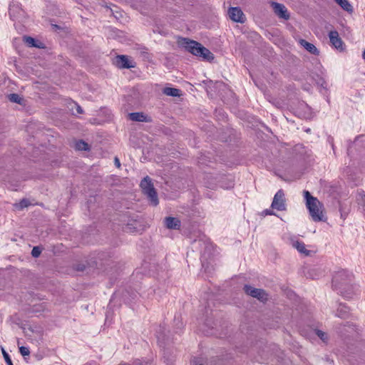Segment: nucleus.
Wrapping results in <instances>:
<instances>
[{
  "instance_id": "nucleus-4",
  "label": "nucleus",
  "mask_w": 365,
  "mask_h": 365,
  "mask_svg": "<svg viewBox=\"0 0 365 365\" xmlns=\"http://www.w3.org/2000/svg\"><path fill=\"white\" fill-rule=\"evenodd\" d=\"M142 191L147 196L153 205L156 206L159 203L157 192L152 183L151 179L146 176L140 184Z\"/></svg>"
},
{
  "instance_id": "nucleus-11",
  "label": "nucleus",
  "mask_w": 365,
  "mask_h": 365,
  "mask_svg": "<svg viewBox=\"0 0 365 365\" xmlns=\"http://www.w3.org/2000/svg\"><path fill=\"white\" fill-rule=\"evenodd\" d=\"M339 293L345 299H351L356 292V286L353 283L343 287L341 289L337 290Z\"/></svg>"
},
{
  "instance_id": "nucleus-32",
  "label": "nucleus",
  "mask_w": 365,
  "mask_h": 365,
  "mask_svg": "<svg viewBox=\"0 0 365 365\" xmlns=\"http://www.w3.org/2000/svg\"><path fill=\"white\" fill-rule=\"evenodd\" d=\"M193 363L195 364V365H203L202 364H197V363L195 361H193Z\"/></svg>"
},
{
  "instance_id": "nucleus-26",
  "label": "nucleus",
  "mask_w": 365,
  "mask_h": 365,
  "mask_svg": "<svg viewBox=\"0 0 365 365\" xmlns=\"http://www.w3.org/2000/svg\"><path fill=\"white\" fill-rule=\"evenodd\" d=\"M19 351L23 356H29L30 354L29 348L26 346L19 347Z\"/></svg>"
},
{
  "instance_id": "nucleus-2",
  "label": "nucleus",
  "mask_w": 365,
  "mask_h": 365,
  "mask_svg": "<svg viewBox=\"0 0 365 365\" xmlns=\"http://www.w3.org/2000/svg\"><path fill=\"white\" fill-rule=\"evenodd\" d=\"M304 195L306 199V205L312 219L314 222L324 221V219L322 210V204L317 197H313L309 191H304Z\"/></svg>"
},
{
  "instance_id": "nucleus-28",
  "label": "nucleus",
  "mask_w": 365,
  "mask_h": 365,
  "mask_svg": "<svg viewBox=\"0 0 365 365\" xmlns=\"http://www.w3.org/2000/svg\"><path fill=\"white\" fill-rule=\"evenodd\" d=\"M75 105H76V112H77V113L82 114L83 113V110L82 108L79 105H78L76 103Z\"/></svg>"
},
{
  "instance_id": "nucleus-20",
  "label": "nucleus",
  "mask_w": 365,
  "mask_h": 365,
  "mask_svg": "<svg viewBox=\"0 0 365 365\" xmlns=\"http://www.w3.org/2000/svg\"><path fill=\"white\" fill-rule=\"evenodd\" d=\"M75 148L78 150L86 151L90 150L89 145L82 140H80L76 143Z\"/></svg>"
},
{
  "instance_id": "nucleus-3",
  "label": "nucleus",
  "mask_w": 365,
  "mask_h": 365,
  "mask_svg": "<svg viewBox=\"0 0 365 365\" xmlns=\"http://www.w3.org/2000/svg\"><path fill=\"white\" fill-rule=\"evenodd\" d=\"M353 279V274L349 271L345 269L337 271L332 278V287L334 289L338 290L352 283Z\"/></svg>"
},
{
  "instance_id": "nucleus-12",
  "label": "nucleus",
  "mask_w": 365,
  "mask_h": 365,
  "mask_svg": "<svg viewBox=\"0 0 365 365\" xmlns=\"http://www.w3.org/2000/svg\"><path fill=\"white\" fill-rule=\"evenodd\" d=\"M164 225L169 230H180L181 222L177 217H166L164 219Z\"/></svg>"
},
{
  "instance_id": "nucleus-14",
  "label": "nucleus",
  "mask_w": 365,
  "mask_h": 365,
  "mask_svg": "<svg viewBox=\"0 0 365 365\" xmlns=\"http://www.w3.org/2000/svg\"><path fill=\"white\" fill-rule=\"evenodd\" d=\"M292 247L297 250V251L306 256L309 255L310 250H308L305 247V245L303 242L299 240H293L292 242Z\"/></svg>"
},
{
  "instance_id": "nucleus-25",
  "label": "nucleus",
  "mask_w": 365,
  "mask_h": 365,
  "mask_svg": "<svg viewBox=\"0 0 365 365\" xmlns=\"http://www.w3.org/2000/svg\"><path fill=\"white\" fill-rule=\"evenodd\" d=\"M41 252V250L38 247H34L31 250V255L34 257H38Z\"/></svg>"
},
{
  "instance_id": "nucleus-13",
  "label": "nucleus",
  "mask_w": 365,
  "mask_h": 365,
  "mask_svg": "<svg viewBox=\"0 0 365 365\" xmlns=\"http://www.w3.org/2000/svg\"><path fill=\"white\" fill-rule=\"evenodd\" d=\"M299 43L302 47H304L310 53L317 55V56L319 54V51L317 49V48L313 43H311L304 39H300Z\"/></svg>"
},
{
  "instance_id": "nucleus-1",
  "label": "nucleus",
  "mask_w": 365,
  "mask_h": 365,
  "mask_svg": "<svg viewBox=\"0 0 365 365\" xmlns=\"http://www.w3.org/2000/svg\"><path fill=\"white\" fill-rule=\"evenodd\" d=\"M178 43L179 45L184 48L187 51L202 58L203 60L211 61L214 59V55L210 51V50L197 41L186 38H182Z\"/></svg>"
},
{
  "instance_id": "nucleus-7",
  "label": "nucleus",
  "mask_w": 365,
  "mask_h": 365,
  "mask_svg": "<svg viewBox=\"0 0 365 365\" xmlns=\"http://www.w3.org/2000/svg\"><path fill=\"white\" fill-rule=\"evenodd\" d=\"M114 65L119 68H132L135 67V63L130 61L125 55H118L113 61Z\"/></svg>"
},
{
  "instance_id": "nucleus-21",
  "label": "nucleus",
  "mask_w": 365,
  "mask_h": 365,
  "mask_svg": "<svg viewBox=\"0 0 365 365\" xmlns=\"http://www.w3.org/2000/svg\"><path fill=\"white\" fill-rule=\"evenodd\" d=\"M8 98L11 102L16 103L19 105L23 104L24 99L17 93H11L9 95Z\"/></svg>"
},
{
  "instance_id": "nucleus-24",
  "label": "nucleus",
  "mask_w": 365,
  "mask_h": 365,
  "mask_svg": "<svg viewBox=\"0 0 365 365\" xmlns=\"http://www.w3.org/2000/svg\"><path fill=\"white\" fill-rule=\"evenodd\" d=\"M316 334L323 341H325L327 339V335L325 332L317 329L316 330Z\"/></svg>"
},
{
  "instance_id": "nucleus-6",
  "label": "nucleus",
  "mask_w": 365,
  "mask_h": 365,
  "mask_svg": "<svg viewBox=\"0 0 365 365\" xmlns=\"http://www.w3.org/2000/svg\"><path fill=\"white\" fill-rule=\"evenodd\" d=\"M271 207L279 211L286 210L284 193L282 190H279L274 195Z\"/></svg>"
},
{
  "instance_id": "nucleus-30",
  "label": "nucleus",
  "mask_w": 365,
  "mask_h": 365,
  "mask_svg": "<svg viewBox=\"0 0 365 365\" xmlns=\"http://www.w3.org/2000/svg\"><path fill=\"white\" fill-rule=\"evenodd\" d=\"M114 162L117 168H119L120 166V160L117 157L115 158Z\"/></svg>"
},
{
  "instance_id": "nucleus-23",
  "label": "nucleus",
  "mask_w": 365,
  "mask_h": 365,
  "mask_svg": "<svg viewBox=\"0 0 365 365\" xmlns=\"http://www.w3.org/2000/svg\"><path fill=\"white\" fill-rule=\"evenodd\" d=\"M30 205L31 204H30L29 201L27 199H23V200H21L19 202V203L16 205V207L18 209L22 210V209H24L25 207H27Z\"/></svg>"
},
{
  "instance_id": "nucleus-33",
  "label": "nucleus",
  "mask_w": 365,
  "mask_h": 365,
  "mask_svg": "<svg viewBox=\"0 0 365 365\" xmlns=\"http://www.w3.org/2000/svg\"><path fill=\"white\" fill-rule=\"evenodd\" d=\"M364 354H365V350L364 351Z\"/></svg>"
},
{
  "instance_id": "nucleus-9",
  "label": "nucleus",
  "mask_w": 365,
  "mask_h": 365,
  "mask_svg": "<svg viewBox=\"0 0 365 365\" xmlns=\"http://www.w3.org/2000/svg\"><path fill=\"white\" fill-rule=\"evenodd\" d=\"M329 37L331 45L339 51L344 50V43L339 36L336 31H331L329 33Z\"/></svg>"
},
{
  "instance_id": "nucleus-27",
  "label": "nucleus",
  "mask_w": 365,
  "mask_h": 365,
  "mask_svg": "<svg viewBox=\"0 0 365 365\" xmlns=\"http://www.w3.org/2000/svg\"><path fill=\"white\" fill-rule=\"evenodd\" d=\"M2 353L4 358L7 364V365H13L11 359L7 352H6L4 349H2Z\"/></svg>"
},
{
  "instance_id": "nucleus-29",
  "label": "nucleus",
  "mask_w": 365,
  "mask_h": 365,
  "mask_svg": "<svg viewBox=\"0 0 365 365\" xmlns=\"http://www.w3.org/2000/svg\"><path fill=\"white\" fill-rule=\"evenodd\" d=\"M263 214H264V215H273L274 213H273V211H272V210H270L267 209V210H264L263 211Z\"/></svg>"
},
{
  "instance_id": "nucleus-5",
  "label": "nucleus",
  "mask_w": 365,
  "mask_h": 365,
  "mask_svg": "<svg viewBox=\"0 0 365 365\" xmlns=\"http://www.w3.org/2000/svg\"><path fill=\"white\" fill-rule=\"evenodd\" d=\"M245 292L261 302H266L268 299V294L262 289L255 288L250 285H245L243 288Z\"/></svg>"
},
{
  "instance_id": "nucleus-15",
  "label": "nucleus",
  "mask_w": 365,
  "mask_h": 365,
  "mask_svg": "<svg viewBox=\"0 0 365 365\" xmlns=\"http://www.w3.org/2000/svg\"><path fill=\"white\" fill-rule=\"evenodd\" d=\"M130 119L133 121L137 122H149L150 120L148 118V116L144 115L143 113H131L129 114Z\"/></svg>"
},
{
  "instance_id": "nucleus-19",
  "label": "nucleus",
  "mask_w": 365,
  "mask_h": 365,
  "mask_svg": "<svg viewBox=\"0 0 365 365\" xmlns=\"http://www.w3.org/2000/svg\"><path fill=\"white\" fill-rule=\"evenodd\" d=\"M344 10L346 11H352V6L348 0H334Z\"/></svg>"
},
{
  "instance_id": "nucleus-8",
  "label": "nucleus",
  "mask_w": 365,
  "mask_h": 365,
  "mask_svg": "<svg viewBox=\"0 0 365 365\" xmlns=\"http://www.w3.org/2000/svg\"><path fill=\"white\" fill-rule=\"evenodd\" d=\"M228 15L231 20L235 22L244 23L246 17L239 7H231L228 10Z\"/></svg>"
},
{
  "instance_id": "nucleus-17",
  "label": "nucleus",
  "mask_w": 365,
  "mask_h": 365,
  "mask_svg": "<svg viewBox=\"0 0 365 365\" xmlns=\"http://www.w3.org/2000/svg\"><path fill=\"white\" fill-rule=\"evenodd\" d=\"M349 309L344 304H340L337 309L336 316L339 318H346L349 314Z\"/></svg>"
},
{
  "instance_id": "nucleus-22",
  "label": "nucleus",
  "mask_w": 365,
  "mask_h": 365,
  "mask_svg": "<svg viewBox=\"0 0 365 365\" xmlns=\"http://www.w3.org/2000/svg\"><path fill=\"white\" fill-rule=\"evenodd\" d=\"M24 41L26 44H28L30 47H36L40 48L41 46L36 43V41L31 37V36H24Z\"/></svg>"
},
{
  "instance_id": "nucleus-31",
  "label": "nucleus",
  "mask_w": 365,
  "mask_h": 365,
  "mask_svg": "<svg viewBox=\"0 0 365 365\" xmlns=\"http://www.w3.org/2000/svg\"><path fill=\"white\" fill-rule=\"evenodd\" d=\"M52 26L56 28V29H59V26L56 25V24H52Z\"/></svg>"
},
{
  "instance_id": "nucleus-10",
  "label": "nucleus",
  "mask_w": 365,
  "mask_h": 365,
  "mask_svg": "<svg viewBox=\"0 0 365 365\" xmlns=\"http://www.w3.org/2000/svg\"><path fill=\"white\" fill-rule=\"evenodd\" d=\"M274 13L280 18L284 19H289V15L288 14L287 8L282 4L272 2V4Z\"/></svg>"
},
{
  "instance_id": "nucleus-18",
  "label": "nucleus",
  "mask_w": 365,
  "mask_h": 365,
  "mask_svg": "<svg viewBox=\"0 0 365 365\" xmlns=\"http://www.w3.org/2000/svg\"><path fill=\"white\" fill-rule=\"evenodd\" d=\"M180 90L175 88L166 87L163 89V93L173 97H178L180 96Z\"/></svg>"
},
{
  "instance_id": "nucleus-16",
  "label": "nucleus",
  "mask_w": 365,
  "mask_h": 365,
  "mask_svg": "<svg viewBox=\"0 0 365 365\" xmlns=\"http://www.w3.org/2000/svg\"><path fill=\"white\" fill-rule=\"evenodd\" d=\"M220 186L223 189L232 188L234 186V181L232 178L225 176L222 178V180L220 182Z\"/></svg>"
}]
</instances>
